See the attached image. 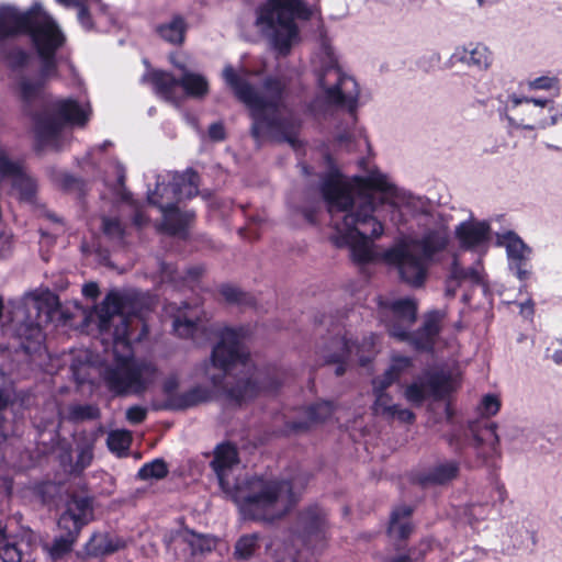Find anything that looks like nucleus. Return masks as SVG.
<instances>
[{
	"label": "nucleus",
	"mask_w": 562,
	"mask_h": 562,
	"mask_svg": "<svg viewBox=\"0 0 562 562\" xmlns=\"http://www.w3.org/2000/svg\"><path fill=\"white\" fill-rule=\"evenodd\" d=\"M322 192L335 229L333 241L338 247H348L352 259L359 263L370 262L376 257L371 239L379 238L384 232L381 213L385 206L423 215L422 224L426 231L418 241L423 258L407 245L395 246L384 254L385 261L395 265L401 278L413 286L424 283L426 260L449 245L448 222L440 214L429 213L428 199L396 188L379 170L351 181L339 176L330 177L323 183Z\"/></svg>",
	"instance_id": "f257e3e1"
},
{
	"label": "nucleus",
	"mask_w": 562,
	"mask_h": 562,
	"mask_svg": "<svg viewBox=\"0 0 562 562\" xmlns=\"http://www.w3.org/2000/svg\"><path fill=\"white\" fill-rule=\"evenodd\" d=\"M135 301L132 293L111 291L97 310L100 331L113 328L114 363L104 371V381L117 395L142 394L157 379V368L151 361L133 357L130 327L137 316Z\"/></svg>",
	"instance_id": "f03ea898"
},
{
	"label": "nucleus",
	"mask_w": 562,
	"mask_h": 562,
	"mask_svg": "<svg viewBox=\"0 0 562 562\" xmlns=\"http://www.w3.org/2000/svg\"><path fill=\"white\" fill-rule=\"evenodd\" d=\"M212 467L222 490L234 498L246 518L274 521L288 514L297 501L292 484L288 481L259 476L240 481L235 477L238 457L232 445L217 446Z\"/></svg>",
	"instance_id": "7ed1b4c3"
},
{
	"label": "nucleus",
	"mask_w": 562,
	"mask_h": 562,
	"mask_svg": "<svg viewBox=\"0 0 562 562\" xmlns=\"http://www.w3.org/2000/svg\"><path fill=\"white\" fill-rule=\"evenodd\" d=\"M222 77L250 111L252 134L257 139L272 137L284 139L292 146L296 143L300 120L282 104L285 83L279 79H267L260 89L248 82V72L225 66Z\"/></svg>",
	"instance_id": "20e7f679"
},
{
	"label": "nucleus",
	"mask_w": 562,
	"mask_h": 562,
	"mask_svg": "<svg viewBox=\"0 0 562 562\" xmlns=\"http://www.w3.org/2000/svg\"><path fill=\"white\" fill-rule=\"evenodd\" d=\"M26 33L42 60V68L35 79L23 77L19 82V93L25 101L36 98L45 81L56 71L55 54L65 42V36L56 21L34 3L27 11H20L13 5L0 8V38Z\"/></svg>",
	"instance_id": "39448f33"
},
{
	"label": "nucleus",
	"mask_w": 562,
	"mask_h": 562,
	"mask_svg": "<svg viewBox=\"0 0 562 562\" xmlns=\"http://www.w3.org/2000/svg\"><path fill=\"white\" fill-rule=\"evenodd\" d=\"M220 341L214 346L211 361L204 366V374L215 389H223L226 398L241 405L261 391L259 378L241 345L243 329L224 328L218 333Z\"/></svg>",
	"instance_id": "423d86ee"
},
{
	"label": "nucleus",
	"mask_w": 562,
	"mask_h": 562,
	"mask_svg": "<svg viewBox=\"0 0 562 562\" xmlns=\"http://www.w3.org/2000/svg\"><path fill=\"white\" fill-rule=\"evenodd\" d=\"M312 14L313 9L304 0H267L257 9L256 25L278 54L286 55L301 41L297 21H306Z\"/></svg>",
	"instance_id": "0eeeda50"
},
{
	"label": "nucleus",
	"mask_w": 562,
	"mask_h": 562,
	"mask_svg": "<svg viewBox=\"0 0 562 562\" xmlns=\"http://www.w3.org/2000/svg\"><path fill=\"white\" fill-rule=\"evenodd\" d=\"M317 75L319 95L312 105L318 111L323 105H338L352 111L358 101L359 88L356 80L345 75L338 66V59L330 43L323 38L313 58Z\"/></svg>",
	"instance_id": "6e6552de"
},
{
	"label": "nucleus",
	"mask_w": 562,
	"mask_h": 562,
	"mask_svg": "<svg viewBox=\"0 0 562 562\" xmlns=\"http://www.w3.org/2000/svg\"><path fill=\"white\" fill-rule=\"evenodd\" d=\"M12 322L16 324V335L25 340L22 347L30 351L44 339L43 325L49 323L58 307L57 296L48 290L25 294L19 302H12Z\"/></svg>",
	"instance_id": "1a4fd4ad"
},
{
	"label": "nucleus",
	"mask_w": 562,
	"mask_h": 562,
	"mask_svg": "<svg viewBox=\"0 0 562 562\" xmlns=\"http://www.w3.org/2000/svg\"><path fill=\"white\" fill-rule=\"evenodd\" d=\"M382 312L389 318L386 327L390 335L400 340L409 341L417 349H427L432 345L443 318V313L432 311L425 316L422 329L416 334H411L408 329L414 324L417 314V305L414 300L401 299L384 304Z\"/></svg>",
	"instance_id": "9d476101"
},
{
	"label": "nucleus",
	"mask_w": 562,
	"mask_h": 562,
	"mask_svg": "<svg viewBox=\"0 0 562 562\" xmlns=\"http://www.w3.org/2000/svg\"><path fill=\"white\" fill-rule=\"evenodd\" d=\"M502 117L512 130H544L562 119V104L554 99L509 94Z\"/></svg>",
	"instance_id": "9b49d317"
},
{
	"label": "nucleus",
	"mask_w": 562,
	"mask_h": 562,
	"mask_svg": "<svg viewBox=\"0 0 562 562\" xmlns=\"http://www.w3.org/2000/svg\"><path fill=\"white\" fill-rule=\"evenodd\" d=\"M91 108L83 99H59L54 102L52 113L36 119L35 135L43 145L58 147L59 137L68 126H83L90 119Z\"/></svg>",
	"instance_id": "f8f14e48"
},
{
	"label": "nucleus",
	"mask_w": 562,
	"mask_h": 562,
	"mask_svg": "<svg viewBox=\"0 0 562 562\" xmlns=\"http://www.w3.org/2000/svg\"><path fill=\"white\" fill-rule=\"evenodd\" d=\"M170 61L181 71L180 79L161 70L147 72L143 77V81L150 82L159 98L169 102H177L179 87L183 89L187 95L192 98L201 99L209 93V81L203 75L188 70L184 61L178 55H171Z\"/></svg>",
	"instance_id": "ddd939ff"
},
{
	"label": "nucleus",
	"mask_w": 562,
	"mask_h": 562,
	"mask_svg": "<svg viewBox=\"0 0 562 562\" xmlns=\"http://www.w3.org/2000/svg\"><path fill=\"white\" fill-rule=\"evenodd\" d=\"M150 204L157 205L162 213L164 228L171 235L183 236L194 214L191 212L181 213L175 205L180 202L179 196H172V177L168 173L158 176L156 189L148 191Z\"/></svg>",
	"instance_id": "4468645a"
},
{
	"label": "nucleus",
	"mask_w": 562,
	"mask_h": 562,
	"mask_svg": "<svg viewBox=\"0 0 562 562\" xmlns=\"http://www.w3.org/2000/svg\"><path fill=\"white\" fill-rule=\"evenodd\" d=\"M91 514L92 508L88 498L75 497L68 502L65 513L58 520V528L65 531V535L57 537L49 548L53 559H58L71 550L81 527L89 521Z\"/></svg>",
	"instance_id": "2eb2a0df"
},
{
	"label": "nucleus",
	"mask_w": 562,
	"mask_h": 562,
	"mask_svg": "<svg viewBox=\"0 0 562 562\" xmlns=\"http://www.w3.org/2000/svg\"><path fill=\"white\" fill-rule=\"evenodd\" d=\"M460 385L457 375L425 371L408 384L404 391L407 402L420 405L428 397L441 398Z\"/></svg>",
	"instance_id": "dca6fc26"
},
{
	"label": "nucleus",
	"mask_w": 562,
	"mask_h": 562,
	"mask_svg": "<svg viewBox=\"0 0 562 562\" xmlns=\"http://www.w3.org/2000/svg\"><path fill=\"white\" fill-rule=\"evenodd\" d=\"M447 440L456 450H461L468 446L474 447L479 450L477 453L481 457L494 452L499 441L496 425L493 423L485 425L473 424L468 429L456 427Z\"/></svg>",
	"instance_id": "f3484780"
},
{
	"label": "nucleus",
	"mask_w": 562,
	"mask_h": 562,
	"mask_svg": "<svg viewBox=\"0 0 562 562\" xmlns=\"http://www.w3.org/2000/svg\"><path fill=\"white\" fill-rule=\"evenodd\" d=\"M166 313L173 318V330L179 337L191 338L198 345L211 338L212 329L200 317L196 306L187 303L176 306L171 303L166 306Z\"/></svg>",
	"instance_id": "a211bd4d"
},
{
	"label": "nucleus",
	"mask_w": 562,
	"mask_h": 562,
	"mask_svg": "<svg viewBox=\"0 0 562 562\" xmlns=\"http://www.w3.org/2000/svg\"><path fill=\"white\" fill-rule=\"evenodd\" d=\"M496 245L505 248L509 270L519 281H526L531 274V248L512 231L496 234Z\"/></svg>",
	"instance_id": "6ab92c4d"
},
{
	"label": "nucleus",
	"mask_w": 562,
	"mask_h": 562,
	"mask_svg": "<svg viewBox=\"0 0 562 562\" xmlns=\"http://www.w3.org/2000/svg\"><path fill=\"white\" fill-rule=\"evenodd\" d=\"M454 235L461 248L483 255L488 248L491 226L487 221H479L470 216L456 227Z\"/></svg>",
	"instance_id": "aec40b11"
},
{
	"label": "nucleus",
	"mask_w": 562,
	"mask_h": 562,
	"mask_svg": "<svg viewBox=\"0 0 562 562\" xmlns=\"http://www.w3.org/2000/svg\"><path fill=\"white\" fill-rule=\"evenodd\" d=\"M451 63H461L477 71H486L493 63V54L482 43H469L454 49Z\"/></svg>",
	"instance_id": "412c9836"
},
{
	"label": "nucleus",
	"mask_w": 562,
	"mask_h": 562,
	"mask_svg": "<svg viewBox=\"0 0 562 562\" xmlns=\"http://www.w3.org/2000/svg\"><path fill=\"white\" fill-rule=\"evenodd\" d=\"M327 527L326 514L317 506L308 507L300 514L295 533L304 541L322 536Z\"/></svg>",
	"instance_id": "4be33fe9"
},
{
	"label": "nucleus",
	"mask_w": 562,
	"mask_h": 562,
	"mask_svg": "<svg viewBox=\"0 0 562 562\" xmlns=\"http://www.w3.org/2000/svg\"><path fill=\"white\" fill-rule=\"evenodd\" d=\"M333 405L329 402L317 403L303 412L300 420H294L286 426L288 434H299L310 429L313 425L326 420L333 414Z\"/></svg>",
	"instance_id": "5701e85b"
},
{
	"label": "nucleus",
	"mask_w": 562,
	"mask_h": 562,
	"mask_svg": "<svg viewBox=\"0 0 562 562\" xmlns=\"http://www.w3.org/2000/svg\"><path fill=\"white\" fill-rule=\"evenodd\" d=\"M374 340L375 337L372 335L369 338H366L361 345H358L341 338L335 341V345L341 346L342 352L331 356L328 361L339 362L351 358V356L355 353L359 358L360 364L364 366L370 360V357L374 353Z\"/></svg>",
	"instance_id": "b1692460"
},
{
	"label": "nucleus",
	"mask_w": 562,
	"mask_h": 562,
	"mask_svg": "<svg viewBox=\"0 0 562 562\" xmlns=\"http://www.w3.org/2000/svg\"><path fill=\"white\" fill-rule=\"evenodd\" d=\"M10 181L12 186H16L19 181L26 184V193L32 191L33 179L23 170L18 160L12 159L7 150L0 146V182Z\"/></svg>",
	"instance_id": "393cba45"
},
{
	"label": "nucleus",
	"mask_w": 562,
	"mask_h": 562,
	"mask_svg": "<svg viewBox=\"0 0 562 562\" xmlns=\"http://www.w3.org/2000/svg\"><path fill=\"white\" fill-rule=\"evenodd\" d=\"M178 380L176 376L168 378L164 383V392L170 397V401L167 403V407L170 408H181L186 406H192L198 403L204 402L209 398V392L202 387L192 389L190 392L184 394L179 402H175L172 396L175 395L178 389Z\"/></svg>",
	"instance_id": "a878e982"
},
{
	"label": "nucleus",
	"mask_w": 562,
	"mask_h": 562,
	"mask_svg": "<svg viewBox=\"0 0 562 562\" xmlns=\"http://www.w3.org/2000/svg\"><path fill=\"white\" fill-rule=\"evenodd\" d=\"M461 281H469L473 284H484L485 273L481 263L477 262L473 267L465 269L456 261L451 269L447 293L453 295L457 284Z\"/></svg>",
	"instance_id": "bb28decb"
},
{
	"label": "nucleus",
	"mask_w": 562,
	"mask_h": 562,
	"mask_svg": "<svg viewBox=\"0 0 562 562\" xmlns=\"http://www.w3.org/2000/svg\"><path fill=\"white\" fill-rule=\"evenodd\" d=\"M168 177H172V196L178 195L179 200L190 199L198 193V176L193 171H187L184 173H170Z\"/></svg>",
	"instance_id": "cd10ccee"
},
{
	"label": "nucleus",
	"mask_w": 562,
	"mask_h": 562,
	"mask_svg": "<svg viewBox=\"0 0 562 562\" xmlns=\"http://www.w3.org/2000/svg\"><path fill=\"white\" fill-rule=\"evenodd\" d=\"M411 514L412 508L406 505L396 507L392 512L389 526V533L392 537L405 539L409 535L412 531V525L409 521Z\"/></svg>",
	"instance_id": "c85d7f7f"
},
{
	"label": "nucleus",
	"mask_w": 562,
	"mask_h": 562,
	"mask_svg": "<svg viewBox=\"0 0 562 562\" xmlns=\"http://www.w3.org/2000/svg\"><path fill=\"white\" fill-rule=\"evenodd\" d=\"M413 367L412 359L405 356L395 355L391 359L390 367L384 372L383 376L376 380L383 382L382 386H390L392 383L398 381L404 374H407Z\"/></svg>",
	"instance_id": "c756f323"
},
{
	"label": "nucleus",
	"mask_w": 562,
	"mask_h": 562,
	"mask_svg": "<svg viewBox=\"0 0 562 562\" xmlns=\"http://www.w3.org/2000/svg\"><path fill=\"white\" fill-rule=\"evenodd\" d=\"M158 35L171 44H181L184 40L186 24L182 18L175 16L156 27Z\"/></svg>",
	"instance_id": "7c9ffc66"
},
{
	"label": "nucleus",
	"mask_w": 562,
	"mask_h": 562,
	"mask_svg": "<svg viewBox=\"0 0 562 562\" xmlns=\"http://www.w3.org/2000/svg\"><path fill=\"white\" fill-rule=\"evenodd\" d=\"M507 498V492L505 490L504 484L499 482H493L488 486H486L482 495L480 497L481 501H484L496 513L499 512L501 506Z\"/></svg>",
	"instance_id": "2f4dec72"
},
{
	"label": "nucleus",
	"mask_w": 562,
	"mask_h": 562,
	"mask_svg": "<svg viewBox=\"0 0 562 562\" xmlns=\"http://www.w3.org/2000/svg\"><path fill=\"white\" fill-rule=\"evenodd\" d=\"M458 465L454 462L441 463L434 468L431 473L422 480V484H443L456 477Z\"/></svg>",
	"instance_id": "473e14b6"
},
{
	"label": "nucleus",
	"mask_w": 562,
	"mask_h": 562,
	"mask_svg": "<svg viewBox=\"0 0 562 562\" xmlns=\"http://www.w3.org/2000/svg\"><path fill=\"white\" fill-rule=\"evenodd\" d=\"M383 382L379 380L373 381V392L375 395V402H374V413L376 415H382L387 417L389 414H391L395 408L394 405L391 404V397L389 394L385 393V390L389 386H382Z\"/></svg>",
	"instance_id": "72a5a7b5"
},
{
	"label": "nucleus",
	"mask_w": 562,
	"mask_h": 562,
	"mask_svg": "<svg viewBox=\"0 0 562 562\" xmlns=\"http://www.w3.org/2000/svg\"><path fill=\"white\" fill-rule=\"evenodd\" d=\"M0 557L3 562H29L14 543L9 542L4 528L0 524Z\"/></svg>",
	"instance_id": "f704fd0d"
},
{
	"label": "nucleus",
	"mask_w": 562,
	"mask_h": 562,
	"mask_svg": "<svg viewBox=\"0 0 562 562\" xmlns=\"http://www.w3.org/2000/svg\"><path fill=\"white\" fill-rule=\"evenodd\" d=\"M526 87L528 91H559L560 79L558 76L546 74L527 80Z\"/></svg>",
	"instance_id": "c9c22d12"
},
{
	"label": "nucleus",
	"mask_w": 562,
	"mask_h": 562,
	"mask_svg": "<svg viewBox=\"0 0 562 562\" xmlns=\"http://www.w3.org/2000/svg\"><path fill=\"white\" fill-rule=\"evenodd\" d=\"M132 442V435L128 430H113L108 436V447L112 452L121 456L126 452Z\"/></svg>",
	"instance_id": "e433bc0d"
},
{
	"label": "nucleus",
	"mask_w": 562,
	"mask_h": 562,
	"mask_svg": "<svg viewBox=\"0 0 562 562\" xmlns=\"http://www.w3.org/2000/svg\"><path fill=\"white\" fill-rule=\"evenodd\" d=\"M497 514L484 501L479 499L467 508L468 522L473 525L479 521L488 519L492 515Z\"/></svg>",
	"instance_id": "4c0bfd02"
},
{
	"label": "nucleus",
	"mask_w": 562,
	"mask_h": 562,
	"mask_svg": "<svg viewBox=\"0 0 562 562\" xmlns=\"http://www.w3.org/2000/svg\"><path fill=\"white\" fill-rule=\"evenodd\" d=\"M115 550H117V546H114L112 540L103 535L93 536L87 547L88 553L93 555L106 554Z\"/></svg>",
	"instance_id": "58836bf2"
},
{
	"label": "nucleus",
	"mask_w": 562,
	"mask_h": 562,
	"mask_svg": "<svg viewBox=\"0 0 562 562\" xmlns=\"http://www.w3.org/2000/svg\"><path fill=\"white\" fill-rule=\"evenodd\" d=\"M167 472L168 470L166 463L162 460L157 459L153 462L144 464L138 471V476L142 480H159L166 476Z\"/></svg>",
	"instance_id": "ea45409f"
},
{
	"label": "nucleus",
	"mask_w": 562,
	"mask_h": 562,
	"mask_svg": "<svg viewBox=\"0 0 562 562\" xmlns=\"http://www.w3.org/2000/svg\"><path fill=\"white\" fill-rule=\"evenodd\" d=\"M258 535L243 536L235 546V553L239 558L247 559L254 554L258 548Z\"/></svg>",
	"instance_id": "a19ab883"
},
{
	"label": "nucleus",
	"mask_w": 562,
	"mask_h": 562,
	"mask_svg": "<svg viewBox=\"0 0 562 562\" xmlns=\"http://www.w3.org/2000/svg\"><path fill=\"white\" fill-rule=\"evenodd\" d=\"M337 142L339 145L345 146L347 150H351V144H363L368 145V139L363 135L362 130L353 128L352 131L341 133L337 136Z\"/></svg>",
	"instance_id": "79ce46f5"
},
{
	"label": "nucleus",
	"mask_w": 562,
	"mask_h": 562,
	"mask_svg": "<svg viewBox=\"0 0 562 562\" xmlns=\"http://www.w3.org/2000/svg\"><path fill=\"white\" fill-rule=\"evenodd\" d=\"M501 409V400L495 394H486L482 397L479 412L481 415L491 417L496 415Z\"/></svg>",
	"instance_id": "37998d69"
},
{
	"label": "nucleus",
	"mask_w": 562,
	"mask_h": 562,
	"mask_svg": "<svg viewBox=\"0 0 562 562\" xmlns=\"http://www.w3.org/2000/svg\"><path fill=\"white\" fill-rule=\"evenodd\" d=\"M93 459L92 446L85 445L78 450L77 460L74 465H71L70 471L75 473H79L83 471L87 467L90 465Z\"/></svg>",
	"instance_id": "c03bdc74"
},
{
	"label": "nucleus",
	"mask_w": 562,
	"mask_h": 562,
	"mask_svg": "<svg viewBox=\"0 0 562 562\" xmlns=\"http://www.w3.org/2000/svg\"><path fill=\"white\" fill-rule=\"evenodd\" d=\"M98 416V409L92 405H75L69 408L68 417L74 420L91 419Z\"/></svg>",
	"instance_id": "a18cd8bd"
},
{
	"label": "nucleus",
	"mask_w": 562,
	"mask_h": 562,
	"mask_svg": "<svg viewBox=\"0 0 562 562\" xmlns=\"http://www.w3.org/2000/svg\"><path fill=\"white\" fill-rule=\"evenodd\" d=\"M103 232L111 238H120L123 234V228L116 218H103Z\"/></svg>",
	"instance_id": "49530a36"
},
{
	"label": "nucleus",
	"mask_w": 562,
	"mask_h": 562,
	"mask_svg": "<svg viewBox=\"0 0 562 562\" xmlns=\"http://www.w3.org/2000/svg\"><path fill=\"white\" fill-rule=\"evenodd\" d=\"M194 551H210L215 547V540L207 536H194L191 541Z\"/></svg>",
	"instance_id": "de8ad7c7"
},
{
	"label": "nucleus",
	"mask_w": 562,
	"mask_h": 562,
	"mask_svg": "<svg viewBox=\"0 0 562 562\" xmlns=\"http://www.w3.org/2000/svg\"><path fill=\"white\" fill-rule=\"evenodd\" d=\"M221 293L227 302L244 303L246 300V294L240 292L237 288L232 286V285L223 286L221 290Z\"/></svg>",
	"instance_id": "09e8293b"
},
{
	"label": "nucleus",
	"mask_w": 562,
	"mask_h": 562,
	"mask_svg": "<svg viewBox=\"0 0 562 562\" xmlns=\"http://www.w3.org/2000/svg\"><path fill=\"white\" fill-rule=\"evenodd\" d=\"M146 415L147 409L139 405L132 406L126 411V419L131 424L142 423L146 418Z\"/></svg>",
	"instance_id": "8fccbe9b"
},
{
	"label": "nucleus",
	"mask_w": 562,
	"mask_h": 562,
	"mask_svg": "<svg viewBox=\"0 0 562 562\" xmlns=\"http://www.w3.org/2000/svg\"><path fill=\"white\" fill-rule=\"evenodd\" d=\"M394 408L395 409L389 414L387 418L398 419L403 423H412L414 420L415 415L409 409L401 408L397 405H394Z\"/></svg>",
	"instance_id": "3c124183"
},
{
	"label": "nucleus",
	"mask_w": 562,
	"mask_h": 562,
	"mask_svg": "<svg viewBox=\"0 0 562 562\" xmlns=\"http://www.w3.org/2000/svg\"><path fill=\"white\" fill-rule=\"evenodd\" d=\"M209 136L215 142L223 140L225 138V131L222 124L214 123L209 128Z\"/></svg>",
	"instance_id": "603ef678"
},
{
	"label": "nucleus",
	"mask_w": 562,
	"mask_h": 562,
	"mask_svg": "<svg viewBox=\"0 0 562 562\" xmlns=\"http://www.w3.org/2000/svg\"><path fill=\"white\" fill-rule=\"evenodd\" d=\"M173 274H175V270L170 266L165 265V263L160 265V281L161 282H165V281L173 282L175 281Z\"/></svg>",
	"instance_id": "864d4df0"
},
{
	"label": "nucleus",
	"mask_w": 562,
	"mask_h": 562,
	"mask_svg": "<svg viewBox=\"0 0 562 562\" xmlns=\"http://www.w3.org/2000/svg\"><path fill=\"white\" fill-rule=\"evenodd\" d=\"M12 188L18 191V193L20 194L21 199H30L33 195L34 191H35V183L33 182L32 191L29 192V193L25 192L26 191V184L23 181H19V183L16 186H12Z\"/></svg>",
	"instance_id": "5fc2aeb1"
},
{
	"label": "nucleus",
	"mask_w": 562,
	"mask_h": 562,
	"mask_svg": "<svg viewBox=\"0 0 562 562\" xmlns=\"http://www.w3.org/2000/svg\"><path fill=\"white\" fill-rule=\"evenodd\" d=\"M78 20H79V22L81 23V25L85 29H91L92 27V24H91V21H90V16H89V13L86 10V8L80 7L79 12H78Z\"/></svg>",
	"instance_id": "6e6d98bb"
},
{
	"label": "nucleus",
	"mask_w": 562,
	"mask_h": 562,
	"mask_svg": "<svg viewBox=\"0 0 562 562\" xmlns=\"http://www.w3.org/2000/svg\"><path fill=\"white\" fill-rule=\"evenodd\" d=\"M422 555H423V553H420L418 555H415L414 553H412L411 555L401 554V555L390 559L386 562H413V561H417L418 559H420Z\"/></svg>",
	"instance_id": "4d7b16f0"
},
{
	"label": "nucleus",
	"mask_w": 562,
	"mask_h": 562,
	"mask_svg": "<svg viewBox=\"0 0 562 562\" xmlns=\"http://www.w3.org/2000/svg\"><path fill=\"white\" fill-rule=\"evenodd\" d=\"M82 293L87 297H97L99 293L98 285L95 283H88L83 285Z\"/></svg>",
	"instance_id": "13d9d810"
},
{
	"label": "nucleus",
	"mask_w": 562,
	"mask_h": 562,
	"mask_svg": "<svg viewBox=\"0 0 562 562\" xmlns=\"http://www.w3.org/2000/svg\"><path fill=\"white\" fill-rule=\"evenodd\" d=\"M11 401V392L7 387L0 389V411L7 407Z\"/></svg>",
	"instance_id": "bf43d9fd"
},
{
	"label": "nucleus",
	"mask_w": 562,
	"mask_h": 562,
	"mask_svg": "<svg viewBox=\"0 0 562 562\" xmlns=\"http://www.w3.org/2000/svg\"><path fill=\"white\" fill-rule=\"evenodd\" d=\"M519 306H520V313L524 316L529 317L533 314V304H532L531 300H528L527 302L521 303Z\"/></svg>",
	"instance_id": "052dcab7"
},
{
	"label": "nucleus",
	"mask_w": 562,
	"mask_h": 562,
	"mask_svg": "<svg viewBox=\"0 0 562 562\" xmlns=\"http://www.w3.org/2000/svg\"><path fill=\"white\" fill-rule=\"evenodd\" d=\"M201 273H202L201 268L191 269L187 272V277L184 278V280H186V282L189 283V282L195 280Z\"/></svg>",
	"instance_id": "680f3d73"
},
{
	"label": "nucleus",
	"mask_w": 562,
	"mask_h": 562,
	"mask_svg": "<svg viewBox=\"0 0 562 562\" xmlns=\"http://www.w3.org/2000/svg\"><path fill=\"white\" fill-rule=\"evenodd\" d=\"M116 170V182L121 187L123 184L124 178H125V171L122 165L116 164L115 165Z\"/></svg>",
	"instance_id": "e2e57ef3"
},
{
	"label": "nucleus",
	"mask_w": 562,
	"mask_h": 562,
	"mask_svg": "<svg viewBox=\"0 0 562 562\" xmlns=\"http://www.w3.org/2000/svg\"><path fill=\"white\" fill-rule=\"evenodd\" d=\"M59 4L66 7V8H72L77 7L80 9L82 7L78 1L76 0H56Z\"/></svg>",
	"instance_id": "0e129e2a"
},
{
	"label": "nucleus",
	"mask_w": 562,
	"mask_h": 562,
	"mask_svg": "<svg viewBox=\"0 0 562 562\" xmlns=\"http://www.w3.org/2000/svg\"><path fill=\"white\" fill-rule=\"evenodd\" d=\"M8 437L7 427L4 420L0 418V443L3 442Z\"/></svg>",
	"instance_id": "69168bd1"
},
{
	"label": "nucleus",
	"mask_w": 562,
	"mask_h": 562,
	"mask_svg": "<svg viewBox=\"0 0 562 562\" xmlns=\"http://www.w3.org/2000/svg\"><path fill=\"white\" fill-rule=\"evenodd\" d=\"M551 358L557 364H562V349L555 350Z\"/></svg>",
	"instance_id": "338daca9"
},
{
	"label": "nucleus",
	"mask_w": 562,
	"mask_h": 562,
	"mask_svg": "<svg viewBox=\"0 0 562 562\" xmlns=\"http://www.w3.org/2000/svg\"><path fill=\"white\" fill-rule=\"evenodd\" d=\"M134 221L137 225H143L146 222V220L140 214H136Z\"/></svg>",
	"instance_id": "774afa93"
}]
</instances>
